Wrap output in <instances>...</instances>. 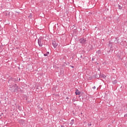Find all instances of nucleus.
<instances>
[{
  "label": "nucleus",
  "mask_w": 127,
  "mask_h": 127,
  "mask_svg": "<svg viewBox=\"0 0 127 127\" xmlns=\"http://www.w3.org/2000/svg\"><path fill=\"white\" fill-rule=\"evenodd\" d=\"M43 40V37H40L39 39H38V43L40 47H42L43 45V42H42Z\"/></svg>",
  "instance_id": "nucleus-1"
},
{
  "label": "nucleus",
  "mask_w": 127,
  "mask_h": 127,
  "mask_svg": "<svg viewBox=\"0 0 127 127\" xmlns=\"http://www.w3.org/2000/svg\"><path fill=\"white\" fill-rule=\"evenodd\" d=\"M86 39H85L84 38H81L79 39V43H81L82 45H85V44H86Z\"/></svg>",
  "instance_id": "nucleus-2"
},
{
  "label": "nucleus",
  "mask_w": 127,
  "mask_h": 127,
  "mask_svg": "<svg viewBox=\"0 0 127 127\" xmlns=\"http://www.w3.org/2000/svg\"><path fill=\"white\" fill-rule=\"evenodd\" d=\"M13 87H14V88L12 89V91H13L14 93L17 92V90H18V86L17 85L15 84L13 86Z\"/></svg>",
  "instance_id": "nucleus-3"
},
{
  "label": "nucleus",
  "mask_w": 127,
  "mask_h": 127,
  "mask_svg": "<svg viewBox=\"0 0 127 127\" xmlns=\"http://www.w3.org/2000/svg\"><path fill=\"white\" fill-rule=\"evenodd\" d=\"M52 45H53L54 48H56V47H57V46H58V44L56 42V41H53Z\"/></svg>",
  "instance_id": "nucleus-4"
},
{
  "label": "nucleus",
  "mask_w": 127,
  "mask_h": 127,
  "mask_svg": "<svg viewBox=\"0 0 127 127\" xmlns=\"http://www.w3.org/2000/svg\"><path fill=\"white\" fill-rule=\"evenodd\" d=\"M9 13H10V12H8L7 11H5L4 12V14L7 16V15H9Z\"/></svg>",
  "instance_id": "nucleus-5"
},
{
  "label": "nucleus",
  "mask_w": 127,
  "mask_h": 127,
  "mask_svg": "<svg viewBox=\"0 0 127 127\" xmlns=\"http://www.w3.org/2000/svg\"><path fill=\"white\" fill-rule=\"evenodd\" d=\"M80 94H81L80 91H79L78 89H76L75 91V95H80Z\"/></svg>",
  "instance_id": "nucleus-6"
},
{
  "label": "nucleus",
  "mask_w": 127,
  "mask_h": 127,
  "mask_svg": "<svg viewBox=\"0 0 127 127\" xmlns=\"http://www.w3.org/2000/svg\"><path fill=\"white\" fill-rule=\"evenodd\" d=\"M74 122H75V121H74L73 119L71 120V123H70V124L71 125V126H72V125H74Z\"/></svg>",
  "instance_id": "nucleus-7"
},
{
  "label": "nucleus",
  "mask_w": 127,
  "mask_h": 127,
  "mask_svg": "<svg viewBox=\"0 0 127 127\" xmlns=\"http://www.w3.org/2000/svg\"><path fill=\"white\" fill-rule=\"evenodd\" d=\"M48 55H49V52H47L46 54H44V56L45 57L48 56Z\"/></svg>",
  "instance_id": "nucleus-8"
},
{
  "label": "nucleus",
  "mask_w": 127,
  "mask_h": 127,
  "mask_svg": "<svg viewBox=\"0 0 127 127\" xmlns=\"http://www.w3.org/2000/svg\"><path fill=\"white\" fill-rule=\"evenodd\" d=\"M118 83V81L117 80H115L113 81V84H114V85H116V84H117Z\"/></svg>",
  "instance_id": "nucleus-9"
},
{
  "label": "nucleus",
  "mask_w": 127,
  "mask_h": 127,
  "mask_svg": "<svg viewBox=\"0 0 127 127\" xmlns=\"http://www.w3.org/2000/svg\"><path fill=\"white\" fill-rule=\"evenodd\" d=\"M18 79V77L17 78V79H15V78H12V81H14V82H16L17 80Z\"/></svg>",
  "instance_id": "nucleus-10"
},
{
  "label": "nucleus",
  "mask_w": 127,
  "mask_h": 127,
  "mask_svg": "<svg viewBox=\"0 0 127 127\" xmlns=\"http://www.w3.org/2000/svg\"><path fill=\"white\" fill-rule=\"evenodd\" d=\"M119 9H122V8H123V7H122V6L119 5Z\"/></svg>",
  "instance_id": "nucleus-11"
},
{
  "label": "nucleus",
  "mask_w": 127,
  "mask_h": 127,
  "mask_svg": "<svg viewBox=\"0 0 127 127\" xmlns=\"http://www.w3.org/2000/svg\"><path fill=\"white\" fill-rule=\"evenodd\" d=\"M124 118H127V113L124 115Z\"/></svg>",
  "instance_id": "nucleus-12"
},
{
  "label": "nucleus",
  "mask_w": 127,
  "mask_h": 127,
  "mask_svg": "<svg viewBox=\"0 0 127 127\" xmlns=\"http://www.w3.org/2000/svg\"><path fill=\"white\" fill-rule=\"evenodd\" d=\"M88 127H91V126H92L91 124H88Z\"/></svg>",
  "instance_id": "nucleus-13"
},
{
  "label": "nucleus",
  "mask_w": 127,
  "mask_h": 127,
  "mask_svg": "<svg viewBox=\"0 0 127 127\" xmlns=\"http://www.w3.org/2000/svg\"><path fill=\"white\" fill-rule=\"evenodd\" d=\"M94 60H95V58H92V61H94Z\"/></svg>",
  "instance_id": "nucleus-14"
},
{
  "label": "nucleus",
  "mask_w": 127,
  "mask_h": 127,
  "mask_svg": "<svg viewBox=\"0 0 127 127\" xmlns=\"http://www.w3.org/2000/svg\"><path fill=\"white\" fill-rule=\"evenodd\" d=\"M92 89H96V86H93V87H92Z\"/></svg>",
  "instance_id": "nucleus-15"
},
{
  "label": "nucleus",
  "mask_w": 127,
  "mask_h": 127,
  "mask_svg": "<svg viewBox=\"0 0 127 127\" xmlns=\"http://www.w3.org/2000/svg\"><path fill=\"white\" fill-rule=\"evenodd\" d=\"M70 67H71V68H74V66H71L70 65Z\"/></svg>",
  "instance_id": "nucleus-16"
},
{
  "label": "nucleus",
  "mask_w": 127,
  "mask_h": 127,
  "mask_svg": "<svg viewBox=\"0 0 127 127\" xmlns=\"http://www.w3.org/2000/svg\"><path fill=\"white\" fill-rule=\"evenodd\" d=\"M72 101H73V102H75V100H74V99H73Z\"/></svg>",
  "instance_id": "nucleus-17"
},
{
  "label": "nucleus",
  "mask_w": 127,
  "mask_h": 127,
  "mask_svg": "<svg viewBox=\"0 0 127 127\" xmlns=\"http://www.w3.org/2000/svg\"><path fill=\"white\" fill-rule=\"evenodd\" d=\"M19 81H20V78H19Z\"/></svg>",
  "instance_id": "nucleus-18"
},
{
  "label": "nucleus",
  "mask_w": 127,
  "mask_h": 127,
  "mask_svg": "<svg viewBox=\"0 0 127 127\" xmlns=\"http://www.w3.org/2000/svg\"><path fill=\"white\" fill-rule=\"evenodd\" d=\"M66 99H69V98L68 97H66Z\"/></svg>",
  "instance_id": "nucleus-19"
},
{
  "label": "nucleus",
  "mask_w": 127,
  "mask_h": 127,
  "mask_svg": "<svg viewBox=\"0 0 127 127\" xmlns=\"http://www.w3.org/2000/svg\"><path fill=\"white\" fill-rule=\"evenodd\" d=\"M62 127H64V126H62Z\"/></svg>",
  "instance_id": "nucleus-20"
},
{
  "label": "nucleus",
  "mask_w": 127,
  "mask_h": 127,
  "mask_svg": "<svg viewBox=\"0 0 127 127\" xmlns=\"http://www.w3.org/2000/svg\"><path fill=\"white\" fill-rule=\"evenodd\" d=\"M41 110H42V108H41Z\"/></svg>",
  "instance_id": "nucleus-21"
}]
</instances>
